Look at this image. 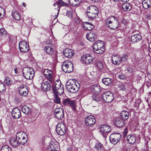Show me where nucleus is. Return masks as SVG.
Masks as SVG:
<instances>
[{
  "label": "nucleus",
  "mask_w": 151,
  "mask_h": 151,
  "mask_svg": "<svg viewBox=\"0 0 151 151\" xmlns=\"http://www.w3.org/2000/svg\"><path fill=\"white\" fill-rule=\"evenodd\" d=\"M67 90L71 93H75L77 91L80 87L79 82L75 79H70L66 83Z\"/></svg>",
  "instance_id": "nucleus-1"
},
{
  "label": "nucleus",
  "mask_w": 151,
  "mask_h": 151,
  "mask_svg": "<svg viewBox=\"0 0 151 151\" xmlns=\"http://www.w3.org/2000/svg\"><path fill=\"white\" fill-rule=\"evenodd\" d=\"M61 83L60 81L57 80L51 83L52 88L54 94H61L64 91L63 87L61 86Z\"/></svg>",
  "instance_id": "nucleus-2"
},
{
  "label": "nucleus",
  "mask_w": 151,
  "mask_h": 151,
  "mask_svg": "<svg viewBox=\"0 0 151 151\" xmlns=\"http://www.w3.org/2000/svg\"><path fill=\"white\" fill-rule=\"evenodd\" d=\"M93 51L97 54H102L105 50L104 42L99 41L95 42L93 47Z\"/></svg>",
  "instance_id": "nucleus-3"
},
{
  "label": "nucleus",
  "mask_w": 151,
  "mask_h": 151,
  "mask_svg": "<svg viewBox=\"0 0 151 151\" xmlns=\"http://www.w3.org/2000/svg\"><path fill=\"white\" fill-rule=\"evenodd\" d=\"M88 9L86 14L89 19H93L98 15V11L97 8L95 6H90Z\"/></svg>",
  "instance_id": "nucleus-4"
},
{
  "label": "nucleus",
  "mask_w": 151,
  "mask_h": 151,
  "mask_svg": "<svg viewBox=\"0 0 151 151\" xmlns=\"http://www.w3.org/2000/svg\"><path fill=\"white\" fill-rule=\"evenodd\" d=\"M23 73L25 78L27 79H32L34 76L35 72L32 68L29 67L24 68Z\"/></svg>",
  "instance_id": "nucleus-5"
},
{
  "label": "nucleus",
  "mask_w": 151,
  "mask_h": 151,
  "mask_svg": "<svg viewBox=\"0 0 151 151\" xmlns=\"http://www.w3.org/2000/svg\"><path fill=\"white\" fill-rule=\"evenodd\" d=\"M62 68L64 72L70 73L73 70V65L71 62H64Z\"/></svg>",
  "instance_id": "nucleus-6"
},
{
  "label": "nucleus",
  "mask_w": 151,
  "mask_h": 151,
  "mask_svg": "<svg viewBox=\"0 0 151 151\" xmlns=\"http://www.w3.org/2000/svg\"><path fill=\"white\" fill-rule=\"evenodd\" d=\"M114 99L113 94L110 91H107L103 93L101 97V99L106 103L111 102Z\"/></svg>",
  "instance_id": "nucleus-7"
},
{
  "label": "nucleus",
  "mask_w": 151,
  "mask_h": 151,
  "mask_svg": "<svg viewBox=\"0 0 151 151\" xmlns=\"http://www.w3.org/2000/svg\"><path fill=\"white\" fill-rule=\"evenodd\" d=\"M66 127L64 124L61 122H59L56 127V131L59 135H63L66 132Z\"/></svg>",
  "instance_id": "nucleus-8"
},
{
  "label": "nucleus",
  "mask_w": 151,
  "mask_h": 151,
  "mask_svg": "<svg viewBox=\"0 0 151 151\" xmlns=\"http://www.w3.org/2000/svg\"><path fill=\"white\" fill-rule=\"evenodd\" d=\"M17 138L19 143L22 145H24L27 141V135L22 132H20L18 133L16 135Z\"/></svg>",
  "instance_id": "nucleus-9"
},
{
  "label": "nucleus",
  "mask_w": 151,
  "mask_h": 151,
  "mask_svg": "<svg viewBox=\"0 0 151 151\" xmlns=\"http://www.w3.org/2000/svg\"><path fill=\"white\" fill-rule=\"evenodd\" d=\"M110 141L114 144H116L120 140L121 135L119 133H114L111 134L109 137Z\"/></svg>",
  "instance_id": "nucleus-10"
},
{
  "label": "nucleus",
  "mask_w": 151,
  "mask_h": 151,
  "mask_svg": "<svg viewBox=\"0 0 151 151\" xmlns=\"http://www.w3.org/2000/svg\"><path fill=\"white\" fill-rule=\"evenodd\" d=\"M111 130L110 127L106 124H104L100 127V132L104 137H106L108 133Z\"/></svg>",
  "instance_id": "nucleus-11"
},
{
  "label": "nucleus",
  "mask_w": 151,
  "mask_h": 151,
  "mask_svg": "<svg viewBox=\"0 0 151 151\" xmlns=\"http://www.w3.org/2000/svg\"><path fill=\"white\" fill-rule=\"evenodd\" d=\"M96 120L94 117L92 115L87 116L85 119V124L88 127L93 126L95 124Z\"/></svg>",
  "instance_id": "nucleus-12"
},
{
  "label": "nucleus",
  "mask_w": 151,
  "mask_h": 151,
  "mask_svg": "<svg viewBox=\"0 0 151 151\" xmlns=\"http://www.w3.org/2000/svg\"><path fill=\"white\" fill-rule=\"evenodd\" d=\"M19 48L20 51L24 53L27 52L29 50L28 44L24 41H22L19 42Z\"/></svg>",
  "instance_id": "nucleus-13"
},
{
  "label": "nucleus",
  "mask_w": 151,
  "mask_h": 151,
  "mask_svg": "<svg viewBox=\"0 0 151 151\" xmlns=\"http://www.w3.org/2000/svg\"><path fill=\"white\" fill-rule=\"evenodd\" d=\"M81 60L83 63L88 64L92 62L93 58L89 54H86L81 57Z\"/></svg>",
  "instance_id": "nucleus-14"
},
{
  "label": "nucleus",
  "mask_w": 151,
  "mask_h": 151,
  "mask_svg": "<svg viewBox=\"0 0 151 151\" xmlns=\"http://www.w3.org/2000/svg\"><path fill=\"white\" fill-rule=\"evenodd\" d=\"M63 104L65 105H69L71 107L73 111L76 110L75 103L73 101L71 100L70 99L66 98L64 99L63 101Z\"/></svg>",
  "instance_id": "nucleus-15"
},
{
  "label": "nucleus",
  "mask_w": 151,
  "mask_h": 151,
  "mask_svg": "<svg viewBox=\"0 0 151 151\" xmlns=\"http://www.w3.org/2000/svg\"><path fill=\"white\" fill-rule=\"evenodd\" d=\"M54 114L56 117L58 119H60L63 117V111L61 108H56L54 111Z\"/></svg>",
  "instance_id": "nucleus-16"
},
{
  "label": "nucleus",
  "mask_w": 151,
  "mask_h": 151,
  "mask_svg": "<svg viewBox=\"0 0 151 151\" xmlns=\"http://www.w3.org/2000/svg\"><path fill=\"white\" fill-rule=\"evenodd\" d=\"M12 116L15 119H18L21 116L20 110L17 108H13L12 112Z\"/></svg>",
  "instance_id": "nucleus-17"
},
{
  "label": "nucleus",
  "mask_w": 151,
  "mask_h": 151,
  "mask_svg": "<svg viewBox=\"0 0 151 151\" xmlns=\"http://www.w3.org/2000/svg\"><path fill=\"white\" fill-rule=\"evenodd\" d=\"M20 94L23 96H27L28 93V89L25 85H21L19 89Z\"/></svg>",
  "instance_id": "nucleus-18"
},
{
  "label": "nucleus",
  "mask_w": 151,
  "mask_h": 151,
  "mask_svg": "<svg viewBox=\"0 0 151 151\" xmlns=\"http://www.w3.org/2000/svg\"><path fill=\"white\" fill-rule=\"evenodd\" d=\"M121 57L118 55H114L111 57L112 63L114 65H119L121 63Z\"/></svg>",
  "instance_id": "nucleus-19"
},
{
  "label": "nucleus",
  "mask_w": 151,
  "mask_h": 151,
  "mask_svg": "<svg viewBox=\"0 0 151 151\" xmlns=\"http://www.w3.org/2000/svg\"><path fill=\"white\" fill-rule=\"evenodd\" d=\"M63 52L64 56L68 58H71L74 54L73 51L69 48H66Z\"/></svg>",
  "instance_id": "nucleus-20"
},
{
  "label": "nucleus",
  "mask_w": 151,
  "mask_h": 151,
  "mask_svg": "<svg viewBox=\"0 0 151 151\" xmlns=\"http://www.w3.org/2000/svg\"><path fill=\"white\" fill-rule=\"evenodd\" d=\"M51 86V83L47 81L42 83L41 85V89L45 91L50 90Z\"/></svg>",
  "instance_id": "nucleus-21"
},
{
  "label": "nucleus",
  "mask_w": 151,
  "mask_h": 151,
  "mask_svg": "<svg viewBox=\"0 0 151 151\" xmlns=\"http://www.w3.org/2000/svg\"><path fill=\"white\" fill-rule=\"evenodd\" d=\"M114 19L110 25L109 26V28L113 29H117L118 27L119 24L118 19L115 17Z\"/></svg>",
  "instance_id": "nucleus-22"
},
{
  "label": "nucleus",
  "mask_w": 151,
  "mask_h": 151,
  "mask_svg": "<svg viewBox=\"0 0 151 151\" xmlns=\"http://www.w3.org/2000/svg\"><path fill=\"white\" fill-rule=\"evenodd\" d=\"M9 143L12 146L16 147L20 144L19 142V141L17 140L16 137L11 138L9 140Z\"/></svg>",
  "instance_id": "nucleus-23"
},
{
  "label": "nucleus",
  "mask_w": 151,
  "mask_h": 151,
  "mask_svg": "<svg viewBox=\"0 0 151 151\" xmlns=\"http://www.w3.org/2000/svg\"><path fill=\"white\" fill-rule=\"evenodd\" d=\"M86 37L89 40L93 42L97 39V35L94 33L90 32L87 35Z\"/></svg>",
  "instance_id": "nucleus-24"
},
{
  "label": "nucleus",
  "mask_w": 151,
  "mask_h": 151,
  "mask_svg": "<svg viewBox=\"0 0 151 151\" xmlns=\"http://www.w3.org/2000/svg\"><path fill=\"white\" fill-rule=\"evenodd\" d=\"M129 115L128 112L126 111H122L121 112L120 118L122 120L125 121L128 119Z\"/></svg>",
  "instance_id": "nucleus-25"
},
{
  "label": "nucleus",
  "mask_w": 151,
  "mask_h": 151,
  "mask_svg": "<svg viewBox=\"0 0 151 151\" xmlns=\"http://www.w3.org/2000/svg\"><path fill=\"white\" fill-rule=\"evenodd\" d=\"M142 39V37L140 34H134L131 37V41L132 42L134 43L140 41Z\"/></svg>",
  "instance_id": "nucleus-26"
},
{
  "label": "nucleus",
  "mask_w": 151,
  "mask_h": 151,
  "mask_svg": "<svg viewBox=\"0 0 151 151\" xmlns=\"http://www.w3.org/2000/svg\"><path fill=\"white\" fill-rule=\"evenodd\" d=\"M143 7L146 9L150 8L151 6V0H144L142 2Z\"/></svg>",
  "instance_id": "nucleus-27"
},
{
  "label": "nucleus",
  "mask_w": 151,
  "mask_h": 151,
  "mask_svg": "<svg viewBox=\"0 0 151 151\" xmlns=\"http://www.w3.org/2000/svg\"><path fill=\"white\" fill-rule=\"evenodd\" d=\"M52 72H51L50 73L46 74L45 77L49 82L51 83H52L53 82L55 81V78L52 76Z\"/></svg>",
  "instance_id": "nucleus-28"
},
{
  "label": "nucleus",
  "mask_w": 151,
  "mask_h": 151,
  "mask_svg": "<svg viewBox=\"0 0 151 151\" xmlns=\"http://www.w3.org/2000/svg\"><path fill=\"white\" fill-rule=\"evenodd\" d=\"M69 3L73 6L79 5L81 4L83 0H68Z\"/></svg>",
  "instance_id": "nucleus-29"
},
{
  "label": "nucleus",
  "mask_w": 151,
  "mask_h": 151,
  "mask_svg": "<svg viewBox=\"0 0 151 151\" xmlns=\"http://www.w3.org/2000/svg\"><path fill=\"white\" fill-rule=\"evenodd\" d=\"M115 17L114 16H111L108 17L104 21L105 23L109 27V26L110 25L111 23L114 20V18Z\"/></svg>",
  "instance_id": "nucleus-30"
},
{
  "label": "nucleus",
  "mask_w": 151,
  "mask_h": 151,
  "mask_svg": "<svg viewBox=\"0 0 151 151\" xmlns=\"http://www.w3.org/2000/svg\"><path fill=\"white\" fill-rule=\"evenodd\" d=\"M127 141L131 144H134L136 141L135 137L133 135H128L127 137Z\"/></svg>",
  "instance_id": "nucleus-31"
},
{
  "label": "nucleus",
  "mask_w": 151,
  "mask_h": 151,
  "mask_svg": "<svg viewBox=\"0 0 151 151\" xmlns=\"http://www.w3.org/2000/svg\"><path fill=\"white\" fill-rule=\"evenodd\" d=\"M44 50L47 54L50 55L53 54L54 52L51 46H46L44 48Z\"/></svg>",
  "instance_id": "nucleus-32"
},
{
  "label": "nucleus",
  "mask_w": 151,
  "mask_h": 151,
  "mask_svg": "<svg viewBox=\"0 0 151 151\" xmlns=\"http://www.w3.org/2000/svg\"><path fill=\"white\" fill-rule=\"evenodd\" d=\"M85 29L90 30L94 28V26L92 24L88 22H85L83 24Z\"/></svg>",
  "instance_id": "nucleus-33"
},
{
  "label": "nucleus",
  "mask_w": 151,
  "mask_h": 151,
  "mask_svg": "<svg viewBox=\"0 0 151 151\" xmlns=\"http://www.w3.org/2000/svg\"><path fill=\"white\" fill-rule=\"evenodd\" d=\"M102 82L105 85L109 86L111 84L112 80L109 78H104L102 79Z\"/></svg>",
  "instance_id": "nucleus-34"
},
{
  "label": "nucleus",
  "mask_w": 151,
  "mask_h": 151,
  "mask_svg": "<svg viewBox=\"0 0 151 151\" xmlns=\"http://www.w3.org/2000/svg\"><path fill=\"white\" fill-rule=\"evenodd\" d=\"M59 5H60L61 6H69L68 3H65L62 0H58L56 3L53 4V5L55 6L56 5H57L58 8L59 7Z\"/></svg>",
  "instance_id": "nucleus-35"
},
{
  "label": "nucleus",
  "mask_w": 151,
  "mask_h": 151,
  "mask_svg": "<svg viewBox=\"0 0 151 151\" xmlns=\"http://www.w3.org/2000/svg\"><path fill=\"white\" fill-rule=\"evenodd\" d=\"M120 118H117L115 120L114 124L117 127H121L124 125L123 121Z\"/></svg>",
  "instance_id": "nucleus-36"
},
{
  "label": "nucleus",
  "mask_w": 151,
  "mask_h": 151,
  "mask_svg": "<svg viewBox=\"0 0 151 151\" xmlns=\"http://www.w3.org/2000/svg\"><path fill=\"white\" fill-rule=\"evenodd\" d=\"M12 14L13 17L15 19L19 20L20 19V16L17 12L16 11L12 12Z\"/></svg>",
  "instance_id": "nucleus-37"
},
{
  "label": "nucleus",
  "mask_w": 151,
  "mask_h": 151,
  "mask_svg": "<svg viewBox=\"0 0 151 151\" xmlns=\"http://www.w3.org/2000/svg\"><path fill=\"white\" fill-rule=\"evenodd\" d=\"M22 112L26 114H29L31 112L30 110L28 107L26 106H24L22 108Z\"/></svg>",
  "instance_id": "nucleus-38"
},
{
  "label": "nucleus",
  "mask_w": 151,
  "mask_h": 151,
  "mask_svg": "<svg viewBox=\"0 0 151 151\" xmlns=\"http://www.w3.org/2000/svg\"><path fill=\"white\" fill-rule=\"evenodd\" d=\"M122 8L124 10L129 11L131 9L132 7L129 4L126 3L123 5Z\"/></svg>",
  "instance_id": "nucleus-39"
},
{
  "label": "nucleus",
  "mask_w": 151,
  "mask_h": 151,
  "mask_svg": "<svg viewBox=\"0 0 151 151\" xmlns=\"http://www.w3.org/2000/svg\"><path fill=\"white\" fill-rule=\"evenodd\" d=\"M92 91L93 92L96 93H99L101 91V88L99 86L95 85L93 87Z\"/></svg>",
  "instance_id": "nucleus-40"
},
{
  "label": "nucleus",
  "mask_w": 151,
  "mask_h": 151,
  "mask_svg": "<svg viewBox=\"0 0 151 151\" xmlns=\"http://www.w3.org/2000/svg\"><path fill=\"white\" fill-rule=\"evenodd\" d=\"M96 66L97 68L100 70H102L104 68V65L101 61H99L96 63Z\"/></svg>",
  "instance_id": "nucleus-41"
},
{
  "label": "nucleus",
  "mask_w": 151,
  "mask_h": 151,
  "mask_svg": "<svg viewBox=\"0 0 151 151\" xmlns=\"http://www.w3.org/2000/svg\"><path fill=\"white\" fill-rule=\"evenodd\" d=\"M95 147L97 150H101L103 149V145L100 143H96L95 145Z\"/></svg>",
  "instance_id": "nucleus-42"
},
{
  "label": "nucleus",
  "mask_w": 151,
  "mask_h": 151,
  "mask_svg": "<svg viewBox=\"0 0 151 151\" xmlns=\"http://www.w3.org/2000/svg\"><path fill=\"white\" fill-rule=\"evenodd\" d=\"M4 83L8 86H11L12 83V81L8 77H6L4 81Z\"/></svg>",
  "instance_id": "nucleus-43"
},
{
  "label": "nucleus",
  "mask_w": 151,
  "mask_h": 151,
  "mask_svg": "<svg viewBox=\"0 0 151 151\" xmlns=\"http://www.w3.org/2000/svg\"><path fill=\"white\" fill-rule=\"evenodd\" d=\"M57 146L56 145H55L54 143H52L50 144V147H49V149L51 150L50 151H57L56 150L57 148Z\"/></svg>",
  "instance_id": "nucleus-44"
},
{
  "label": "nucleus",
  "mask_w": 151,
  "mask_h": 151,
  "mask_svg": "<svg viewBox=\"0 0 151 151\" xmlns=\"http://www.w3.org/2000/svg\"><path fill=\"white\" fill-rule=\"evenodd\" d=\"M118 88L120 90L124 91L126 89V86L122 83H119L117 85Z\"/></svg>",
  "instance_id": "nucleus-45"
},
{
  "label": "nucleus",
  "mask_w": 151,
  "mask_h": 151,
  "mask_svg": "<svg viewBox=\"0 0 151 151\" xmlns=\"http://www.w3.org/2000/svg\"><path fill=\"white\" fill-rule=\"evenodd\" d=\"M1 151H11V148L7 145H5L2 147Z\"/></svg>",
  "instance_id": "nucleus-46"
},
{
  "label": "nucleus",
  "mask_w": 151,
  "mask_h": 151,
  "mask_svg": "<svg viewBox=\"0 0 151 151\" xmlns=\"http://www.w3.org/2000/svg\"><path fill=\"white\" fill-rule=\"evenodd\" d=\"M55 97L54 98V101L57 103H60V98L57 96L59 94H54Z\"/></svg>",
  "instance_id": "nucleus-47"
},
{
  "label": "nucleus",
  "mask_w": 151,
  "mask_h": 151,
  "mask_svg": "<svg viewBox=\"0 0 151 151\" xmlns=\"http://www.w3.org/2000/svg\"><path fill=\"white\" fill-rule=\"evenodd\" d=\"M92 97L93 100L97 102L100 101V99L99 95H97L96 94H94L92 96Z\"/></svg>",
  "instance_id": "nucleus-48"
},
{
  "label": "nucleus",
  "mask_w": 151,
  "mask_h": 151,
  "mask_svg": "<svg viewBox=\"0 0 151 151\" xmlns=\"http://www.w3.org/2000/svg\"><path fill=\"white\" fill-rule=\"evenodd\" d=\"M5 89V85L3 83L0 82V92L4 91Z\"/></svg>",
  "instance_id": "nucleus-49"
},
{
  "label": "nucleus",
  "mask_w": 151,
  "mask_h": 151,
  "mask_svg": "<svg viewBox=\"0 0 151 151\" xmlns=\"http://www.w3.org/2000/svg\"><path fill=\"white\" fill-rule=\"evenodd\" d=\"M6 32L4 28H2L0 29V34L2 36H5L6 35Z\"/></svg>",
  "instance_id": "nucleus-50"
},
{
  "label": "nucleus",
  "mask_w": 151,
  "mask_h": 151,
  "mask_svg": "<svg viewBox=\"0 0 151 151\" xmlns=\"http://www.w3.org/2000/svg\"><path fill=\"white\" fill-rule=\"evenodd\" d=\"M128 56L126 55H123L122 57H121V62L122 61H125L128 58Z\"/></svg>",
  "instance_id": "nucleus-51"
},
{
  "label": "nucleus",
  "mask_w": 151,
  "mask_h": 151,
  "mask_svg": "<svg viewBox=\"0 0 151 151\" xmlns=\"http://www.w3.org/2000/svg\"><path fill=\"white\" fill-rule=\"evenodd\" d=\"M66 16L69 17H72V12L70 11H67L66 14Z\"/></svg>",
  "instance_id": "nucleus-52"
},
{
  "label": "nucleus",
  "mask_w": 151,
  "mask_h": 151,
  "mask_svg": "<svg viewBox=\"0 0 151 151\" xmlns=\"http://www.w3.org/2000/svg\"><path fill=\"white\" fill-rule=\"evenodd\" d=\"M118 77L121 79H124L126 78L125 76L123 74H121L119 75Z\"/></svg>",
  "instance_id": "nucleus-53"
},
{
  "label": "nucleus",
  "mask_w": 151,
  "mask_h": 151,
  "mask_svg": "<svg viewBox=\"0 0 151 151\" xmlns=\"http://www.w3.org/2000/svg\"><path fill=\"white\" fill-rule=\"evenodd\" d=\"M127 70L128 72L130 73H132L133 72V68L131 67H128L127 68Z\"/></svg>",
  "instance_id": "nucleus-54"
},
{
  "label": "nucleus",
  "mask_w": 151,
  "mask_h": 151,
  "mask_svg": "<svg viewBox=\"0 0 151 151\" xmlns=\"http://www.w3.org/2000/svg\"><path fill=\"white\" fill-rule=\"evenodd\" d=\"M128 128H126L124 129V131L123 132V133L124 135V137H125L127 135V133H128Z\"/></svg>",
  "instance_id": "nucleus-55"
},
{
  "label": "nucleus",
  "mask_w": 151,
  "mask_h": 151,
  "mask_svg": "<svg viewBox=\"0 0 151 151\" xmlns=\"http://www.w3.org/2000/svg\"><path fill=\"white\" fill-rule=\"evenodd\" d=\"M4 9L0 7V18L2 17L3 15L2 14V13H4Z\"/></svg>",
  "instance_id": "nucleus-56"
},
{
  "label": "nucleus",
  "mask_w": 151,
  "mask_h": 151,
  "mask_svg": "<svg viewBox=\"0 0 151 151\" xmlns=\"http://www.w3.org/2000/svg\"><path fill=\"white\" fill-rule=\"evenodd\" d=\"M51 72H52L51 70H48L47 69H46L45 70L44 73V74L45 76H46V74H49V73H50Z\"/></svg>",
  "instance_id": "nucleus-57"
},
{
  "label": "nucleus",
  "mask_w": 151,
  "mask_h": 151,
  "mask_svg": "<svg viewBox=\"0 0 151 151\" xmlns=\"http://www.w3.org/2000/svg\"><path fill=\"white\" fill-rule=\"evenodd\" d=\"M46 43L48 46H52L53 45V44L51 43V40H50L47 41Z\"/></svg>",
  "instance_id": "nucleus-58"
},
{
  "label": "nucleus",
  "mask_w": 151,
  "mask_h": 151,
  "mask_svg": "<svg viewBox=\"0 0 151 151\" xmlns=\"http://www.w3.org/2000/svg\"><path fill=\"white\" fill-rule=\"evenodd\" d=\"M149 51L151 53V41L149 43Z\"/></svg>",
  "instance_id": "nucleus-59"
},
{
  "label": "nucleus",
  "mask_w": 151,
  "mask_h": 151,
  "mask_svg": "<svg viewBox=\"0 0 151 151\" xmlns=\"http://www.w3.org/2000/svg\"><path fill=\"white\" fill-rule=\"evenodd\" d=\"M60 8H58V9H57V10L58 11V12L57 13V15H56L55 16V17H54L55 18H56L57 17L58 14V13H59V11L60 10Z\"/></svg>",
  "instance_id": "nucleus-60"
},
{
  "label": "nucleus",
  "mask_w": 151,
  "mask_h": 151,
  "mask_svg": "<svg viewBox=\"0 0 151 151\" xmlns=\"http://www.w3.org/2000/svg\"><path fill=\"white\" fill-rule=\"evenodd\" d=\"M93 2H97L99 1V0H91Z\"/></svg>",
  "instance_id": "nucleus-61"
},
{
  "label": "nucleus",
  "mask_w": 151,
  "mask_h": 151,
  "mask_svg": "<svg viewBox=\"0 0 151 151\" xmlns=\"http://www.w3.org/2000/svg\"><path fill=\"white\" fill-rule=\"evenodd\" d=\"M120 0L121 1H122L123 2H126L129 1V0Z\"/></svg>",
  "instance_id": "nucleus-62"
},
{
  "label": "nucleus",
  "mask_w": 151,
  "mask_h": 151,
  "mask_svg": "<svg viewBox=\"0 0 151 151\" xmlns=\"http://www.w3.org/2000/svg\"><path fill=\"white\" fill-rule=\"evenodd\" d=\"M81 45L82 46H83L84 45V44L83 43L81 42L80 43Z\"/></svg>",
  "instance_id": "nucleus-63"
},
{
  "label": "nucleus",
  "mask_w": 151,
  "mask_h": 151,
  "mask_svg": "<svg viewBox=\"0 0 151 151\" xmlns=\"http://www.w3.org/2000/svg\"><path fill=\"white\" fill-rule=\"evenodd\" d=\"M23 6H24L25 7V4L24 3H23Z\"/></svg>",
  "instance_id": "nucleus-64"
}]
</instances>
